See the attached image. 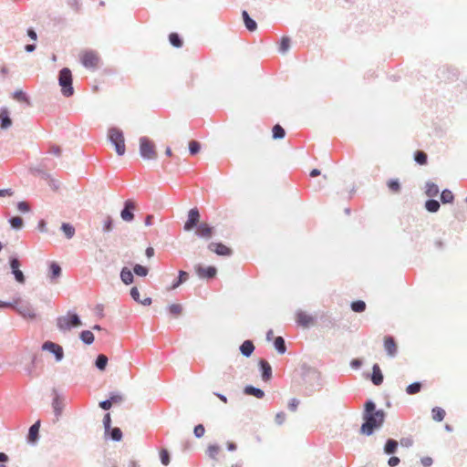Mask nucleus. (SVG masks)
I'll return each instance as SVG.
<instances>
[{"instance_id":"f257e3e1","label":"nucleus","mask_w":467,"mask_h":467,"mask_svg":"<svg viewBox=\"0 0 467 467\" xmlns=\"http://www.w3.org/2000/svg\"><path fill=\"white\" fill-rule=\"evenodd\" d=\"M386 416V412L382 409H377L376 403L372 400H366L362 411L363 423L360 427V433L366 436L372 435L375 431L382 427Z\"/></svg>"},{"instance_id":"f03ea898","label":"nucleus","mask_w":467,"mask_h":467,"mask_svg":"<svg viewBox=\"0 0 467 467\" xmlns=\"http://www.w3.org/2000/svg\"><path fill=\"white\" fill-rule=\"evenodd\" d=\"M302 379L306 384H309V387H306L305 392L307 396L312 395L315 391L321 389V375L315 368H312L306 364L301 367Z\"/></svg>"},{"instance_id":"7ed1b4c3","label":"nucleus","mask_w":467,"mask_h":467,"mask_svg":"<svg viewBox=\"0 0 467 467\" xmlns=\"http://www.w3.org/2000/svg\"><path fill=\"white\" fill-rule=\"evenodd\" d=\"M80 325L79 316L72 311H68L66 316H60L57 318V327L61 332L68 331Z\"/></svg>"},{"instance_id":"20e7f679","label":"nucleus","mask_w":467,"mask_h":467,"mask_svg":"<svg viewBox=\"0 0 467 467\" xmlns=\"http://www.w3.org/2000/svg\"><path fill=\"white\" fill-rule=\"evenodd\" d=\"M72 81V73L70 69L63 67L58 73V83L61 87V92L66 98H69L74 94Z\"/></svg>"},{"instance_id":"39448f33","label":"nucleus","mask_w":467,"mask_h":467,"mask_svg":"<svg viewBox=\"0 0 467 467\" xmlns=\"http://www.w3.org/2000/svg\"><path fill=\"white\" fill-rule=\"evenodd\" d=\"M109 141L115 146L116 152L119 156L125 153V140L123 132L118 128H110L109 130Z\"/></svg>"},{"instance_id":"423d86ee","label":"nucleus","mask_w":467,"mask_h":467,"mask_svg":"<svg viewBox=\"0 0 467 467\" xmlns=\"http://www.w3.org/2000/svg\"><path fill=\"white\" fill-rule=\"evenodd\" d=\"M14 310L24 318L35 319L36 317L35 307L30 304V302L23 300L20 297L16 298V306Z\"/></svg>"},{"instance_id":"0eeeda50","label":"nucleus","mask_w":467,"mask_h":467,"mask_svg":"<svg viewBox=\"0 0 467 467\" xmlns=\"http://www.w3.org/2000/svg\"><path fill=\"white\" fill-rule=\"evenodd\" d=\"M140 155L143 160H155L157 158L155 145L147 137L140 138Z\"/></svg>"},{"instance_id":"6e6552de","label":"nucleus","mask_w":467,"mask_h":467,"mask_svg":"<svg viewBox=\"0 0 467 467\" xmlns=\"http://www.w3.org/2000/svg\"><path fill=\"white\" fill-rule=\"evenodd\" d=\"M42 350L48 351L54 355L57 362H60L64 358L63 348L52 341H46L41 347Z\"/></svg>"},{"instance_id":"1a4fd4ad","label":"nucleus","mask_w":467,"mask_h":467,"mask_svg":"<svg viewBox=\"0 0 467 467\" xmlns=\"http://www.w3.org/2000/svg\"><path fill=\"white\" fill-rule=\"evenodd\" d=\"M9 265L11 268V273L14 275L16 281L19 284H25L26 277L24 273L19 269L21 264L16 255L9 257Z\"/></svg>"},{"instance_id":"9d476101","label":"nucleus","mask_w":467,"mask_h":467,"mask_svg":"<svg viewBox=\"0 0 467 467\" xmlns=\"http://www.w3.org/2000/svg\"><path fill=\"white\" fill-rule=\"evenodd\" d=\"M200 221V213L197 208H192L188 213V219L183 225V230L185 232H190L193 228H195Z\"/></svg>"},{"instance_id":"9b49d317","label":"nucleus","mask_w":467,"mask_h":467,"mask_svg":"<svg viewBox=\"0 0 467 467\" xmlns=\"http://www.w3.org/2000/svg\"><path fill=\"white\" fill-rule=\"evenodd\" d=\"M135 202L129 199L124 202L123 209L120 212V217L124 222H131L134 220Z\"/></svg>"},{"instance_id":"f8f14e48","label":"nucleus","mask_w":467,"mask_h":467,"mask_svg":"<svg viewBox=\"0 0 467 467\" xmlns=\"http://www.w3.org/2000/svg\"><path fill=\"white\" fill-rule=\"evenodd\" d=\"M99 62V57L93 51H87L81 57L82 65L88 69H95Z\"/></svg>"},{"instance_id":"ddd939ff","label":"nucleus","mask_w":467,"mask_h":467,"mask_svg":"<svg viewBox=\"0 0 467 467\" xmlns=\"http://www.w3.org/2000/svg\"><path fill=\"white\" fill-rule=\"evenodd\" d=\"M53 400H52V409L56 419L58 420L63 412L64 409V397L60 395L56 389H53Z\"/></svg>"},{"instance_id":"4468645a","label":"nucleus","mask_w":467,"mask_h":467,"mask_svg":"<svg viewBox=\"0 0 467 467\" xmlns=\"http://www.w3.org/2000/svg\"><path fill=\"white\" fill-rule=\"evenodd\" d=\"M196 273L198 276L202 279H213L215 277L217 274V269L215 266L210 265L203 267L202 265H198L196 267Z\"/></svg>"},{"instance_id":"2eb2a0df","label":"nucleus","mask_w":467,"mask_h":467,"mask_svg":"<svg viewBox=\"0 0 467 467\" xmlns=\"http://www.w3.org/2000/svg\"><path fill=\"white\" fill-rule=\"evenodd\" d=\"M214 228L206 223H202L196 226L195 234L199 238L210 239L213 234Z\"/></svg>"},{"instance_id":"dca6fc26","label":"nucleus","mask_w":467,"mask_h":467,"mask_svg":"<svg viewBox=\"0 0 467 467\" xmlns=\"http://www.w3.org/2000/svg\"><path fill=\"white\" fill-rule=\"evenodd\" d=\"M208 249L218 255L229 256L232 250L222 243L212 242L208 244Z\"/></svg>"},{"instance_id":"f3484780","label":"nucleus","mask_w":467,"mask_h":467,"mask_svg":"<svg viewBox=\"0 0 467 467\" xmlns=\"http://www.w3.org/2000/svg\"><path fill=\"white\" fill-rule=\"evenodd\" d=\"M296 323L303 327H308L315 323V318L302 310L296 312Z\"/></svg>"},{"instance_id":"a211bd4d","label":"nucleus","mask_w":467,"mask_h":467,"mask_svg":"<svg viewBox=\"0 0 467 467\" xmlns=\"http://www.w3.org/2000/svg\"><path fill=\"white\" fill-rule=\"evenodd\" d=\"M259 368L261 370V377L264 381H268L272 378V367L265 359H260Z\"/></svg>"},{"instance_id":"6ab92c4d","label":"nucleus","mask_w":467,"mask_h":467,"mask_svg":"<svg viewBox=\"0 0 467 467\" xmlns=\"http://www.w3.org/2000/svg\"><path fill=\"white\" fill-rule=\"evenodd\" d=\"M12 125V119L9 116V111L6 108L3 107L0 109V128L6 130Z\"/></svg>"},{"instance_id":"aec40b11","label":"nucleus","mask_w":467,"mask_h":467,"mask_svg":"<svg viewBox=\"0 0 467 467\" xmlns=\"http://www.w3.org/2000/svg\"><path fill=\"white\" fill-rule=\"evenodd\" d=\"M62 274V269L60 265L56 262H50L49 264V273L48 277L51 282H56Z\"/></svg>"},{"instance_id":"412c9836","label":"nucleus","mask_w":467,"mask_h":467,"mask_svg":"<svg viewBox=\"0 0 467 467\" xmlns=\"http://www.w3.org/2000/svg\"><path fill=\"white\" fill-rule=\"evenodd\" d=\"M384 348L389 356H390V357L396 356L397 345H396L394 338L391 336H388L385 337Z\"/></svg>"},{"instance_id":"4be33fe9","label":"nucleus","mask_w":467,"mask_h":467,"mask_svg":"<svg viewBox=\"0 0 467 467\" xmlns=\"http://www.w3.org/2000/svg\"><path fill=\"white\" fill-rule=\"evenodd\" d=\"M40 420L36 421L28 430L27 441L30 443L36 442L39 438Z\"/></svg>"},{"instance_id":"5701e85b","label":"nucleus","mask_w":467,"mask_h":467,"mask_svg":"<svg viewBox=\"0 0 467 467\" xmlns=\"http://www.w3.org/2000/svg\"><path fill=\"white\" fill-rule=\"evenodd\" d=\"M384 379L383 374L379 364H374L372 367L371 381L374 385L379 386Z\"/></svg>"},{"instance_id":"b1692460","label":"nucleus","mask_w":467,"mask_h":467,"mask_svg":"<svg viewBox=\"0 0 467 467\" xmlns=\"http://www.w3.org/2000/svg\"><path fill=\"white\" fill-rule=\"evenodd\" d=\"M239 349L243 356L249 358L254 350V345L253 341L245 340L241 344Z\"/></svg>"},{"instance_id":"393cba45","label":"nucleus","mask_w":467,"mask_h":467,"mask_svg":"<svg viewBox=\"0 0 467 467\" xmlns=\"http://www.w3.org/2000/svg\"><path fill=\"white\" fill-rule=\"evenodd\" d=\"M244 392L246 395L254 396L257 399H263L265 397V391L259 388L252 385H247L244 389Z\"/></svg>"},{"instance_id":"a878e982","label":"nucleus","mask_w":467,"mask_h":467,"mask_svg":"<svg viewBox=\"0 0 467 467\" xmlns=\"http://www.w3.org/2000/svg\"><path fill=\"white\" fill-rule=\"evenodd\" d=\"M399 447V442L394 439H388L384 445V453L387 455L394 454Z\"/></svg>"},{"instance_id":"bb28decb","label":"nucleus","mask_w":467,"mask_h":467,"mask_svg":"<svg viewBox=\"0 0 467 467\" xmlns=\"http://www.w3.org/2000/svg\"><path fill=\"white\" fill-rule=\"evenodd\" d=\"M440 192L439 186L432 182H427L425 185V194L429 196L430 198L436 197Z\"/></svg>"},{"instance_id":"cd10ccee","label":"nucleus","mask_w":467,"mask_h":467,"mask_svg":"<svg viewBox=\"0 0 467 467\" xmlns=\"http://www.w3.org/2000/svg\"><path fill=\"white\" fill-rule=\"evenodd\" d=\"M120 279L125 285H130L134 281L133 273L128 267H123L120 271Z\"/></svg>"},{"instance_id":"c85d7f7f","label":"nucleus","mask_w":467,"mask_h":467,"mask_svg":"<svg viewBox=\"0 0 467 467\" xmlns=\"http://www.w3.org/2000/svg\"><path fill=\"white\" fill-rule=\"evenodd\" d=\"M242 15H243L244 22V25H245V27L247 28V30L250 32L254 31L257 27L256 22L253 18L250 17V16L248 15V13L246 11H243Z\"/></svg>"},{"instance_id":"c756f323","label":"nucleus","mask_w":467,"mask_h":467,"mask_svg":"<svg viewBox=\"0 0 467 467\" xmlns=\"http://www.w3.org/2000/svg\"><path fill=\"white\" fill-rule=\"evenodd\" d=\"M424 206L428 212L437 213L440 210L441 204L437 200L431 198L425 202Z\"/></svg>"},{"instance_id":"7c9ffc66","label":"nucleus","mask_w":467,"mask_h":467,"mask_svg":"<svg viewBox=\"0 0 467 467\" xmlns=\"http://www.w3.org/2000/svg\"><path fill=\"white\" fill-rule=\"evenodd\" d=\"M81 341L86 345H91L94 342V334L90 330H83L79 334Z\"/></svg>"},{"instance_id":"2f4dec72","label":"nucleus","mask_w":467,"mask_h":467,"mask_svg":"<svg viewBox=\"0 0 467 467\" xmlns=\"http://www.w3.org/2000/svg\"><path fill=\"white\" fill-rule=\"evenodd\" d=\"M108 357L104 354H99L95 360V366L99 370H104L108 364Z\"/></svg>"},{"instance_id":"473e14b6","label":"nucleus","mask_w":467,"mask_h":467,"mask_svg":"<svg viewBox=\"0 0 467 467\" xmlns=\"http://www.w3.org/2000/svg\"><path fill=\"white\" fill-rule=\"evenodd\" d=\"M454 201V195L449 189H444L441 193V202L443 204L452 203Z\"/></svg>"},{"instance_id":"72a5a7b5","label":"nucleus","mask_w":467,"mask_h":467,"mask_svg":"<svg viewBox=\"0 0 467 467\" xmlns=\"http://www.w3.org/2000/svg\"><path fill=\"white\" fill-rule=\"evenodd\" d=\"M274 346H275V350H276L279 354H284V353H285V351H286V346H285V339H284L282 337H276L275 338Z\"/></svg>"},{"instance_id":"f704fd0d","label":"nucleus","mask_w":467,"mask_h":467,"mask_svg":"<svg viewBox=\"0 0 467 467\" xmlns=\"http://www.w3.org/2000/svg\"><path fill=\"white\" fill-rule=\"evenodd\" d=\"M169 41L171 46L177 48L182 47L183 45L182 38L178 33H171L169 35Z\"/></svg>"},{"instance_id":"c9c22d12","label":"nucleus","mask_w":467,"mask_h":467,"mask_svg":"<svg viewBox=\"0 0 467 467\" xmlns=\"http://www.w3.org/2000/svg\"><path fill=\"white\" fill-rule=\"evenodd\" d=\"M445 410L441 408V407H434L432 410H431V415H432V419L435 420V421H442L444 417H445Z\"/></svg>"},{"instance_id":"e433bc0d","label":"nucleus","mask_w":467,"mask_h":467,"mask_svg":"<svg viewBox=\"0 0 467 467\" xmlns=\"http://www.w3.org/2000/svg\"><path fill=\"white\" fill-rule=\"evenodd\" d=\"M189 277V274L183 270L179 271V275L176 281L173 282L171 285V289H176L179 287L182 283H184Z\"/></svg>"},{"instance_id":"4c0bfd02","label":"nucleus","mask_w":467,"mask_h":467,"mask_svg":"<svg viewBox=\"0 0 467 467\" xmlns=\"http://www.w3.org/2000/svg\"><path fill=\"white\" fill-rule=\"evenodd\" d=\"M350 307L356 313H362L366 310V303L363 300H356L351 303Z\"/></svg>"},{"instance_id":"58836bf2","label":"nucleus","mask_w":467,"mask_h":467,"mask_svg":"<svg viewBox=\"0 0 467 467\" xmlns=\"http://www.w3.org/2000/svg\"><path fill=\"white\" fill-rule=\"evenodd\" d=\"M110 439L114 441H119L122 439V431L119 427L110 428L109 432L108 433Z\"/></svg>"},{"instance_id":"ea45409f","label":"nucleus","mask_w":467,"mask_h":467,"mask_svg":"<svg viewBox=\"0 0 467 467\" xmlns=\"http://www.w3.org/2000/svg\"><path fill=\"white\" fill-rule=\"evenodd\" d=\"M414 161L420 165H425L428 161V156L424 151L417 150L414 153Z\"/></svg>"},{"instance_id":"a19ab883","label":"nucleus","mask_w":467,"mask_h":467,"mask_svg":"<svg viewBox=\"0 0 467 467\" xmlns=\"http://www.w3.org/2000/svg\"><path fill=\"white\" fill-rule=\"evenodd\" d=\"M11 227L15 230H20L24 225V221L20 216H13L8 220Z\"/></svg>"},{"instance_id":"79ce46f5","label":"nucleus","mask_w":467,"mask_h":467,"mask_svg":"<svg viewBox=\"0 0 467 467\" xmlns=\"http://www.w3.org/2000/svg\"><path fill=\"white\" fill-rule=\"evenodd\" d=\"M61 230L67 239H71L75 234V228L70 223H63L61 225Z\"/></svg>"},{"instance_id":"37998d69","label":"nucleus","mask_w":467,"mask_h":467,"mask_svg":"<svg viewBox=\"0 0 467 467\" xmlns=\"http://www.w3.org/2000/svg\"><path fill=\"white\" fill-rule=\"evenodd\" d=\"M421 387H422V385L420 382H419V381L413 382V383L410 384L409 386H407L406 392L409 395L417 394L420 391Z\"/></svg>"},{"instance_id":"c03bdc74","label":"nucleus","mask_w":467,"mask_h":467,"mask_svg":"<svg viewBox=\"0 0 467 467\" xmlns=\"http://www.w3.org/2000/svg\"><path fill=\"white\" fill-rule=\"evenodd\" d=\"M272 132H273V138L275 140H280L285 136V130L279 124H276L273 127Z\"/></svg>"},{"instance_id":"a18cd8bd","label":"nucleus","mask_w":467,"mask_h":467,"mask_svg":"<svg viewBox=\"0 0 467 467\" xmlns=\"http://www.w3.org/2000/svg\"><path fill=\"white\" fill-rule=\"evenodd\" d=\"M220 451V446L217 444H211L207 448V455L211 458L215 460L218 453Z\"/></svg>"},{"instance_id":"49530a36","label":"nucleus","mask_w":467,"mask_h":467,"mask_svg":"<svg viewBox=\"0 0 467 467\" xmlns=\"http://www.w3.org/2000/svg\"><path fill=\"white\" fill-rule=\"evenodd\" d=\"M133 273L138 276H146L149 273V269L146 266L136 264L133 266Z\"/></svg>"},{"instance_id":"de8ad7c7","label":"nucleus","mask_w":467,"mask_h":467,"mask_svg":"<svg viewBox=\"0 0 467 467\" xmlns=\"http://www.w3.org/2000/svg\"><path fill=\"white\" fill-rule=\"evenodd\" d=\"M290 47V38L288 36H283L279 46V52L285 54Z\"/></svg>"},{"instance_id":"09e8293b","label":"nucleus","mask_w":467,"mask_h":467,"mask_svg":"<svg viewBox=\"0 0 467 467\" xmlns=\"http://www.w3.org/2000/svg\"><path fill=\"white\" fill-rule=\"evenodd\" d=\"M387 185L391 192H399L400 191V183L398 179H390Z\"/></svg>"},{"instance_id":"8fccbe9b","label":"nucleus","mask_w":467,"mask_h":467,"mask_svg":"<svg viewBox=\"0 0 467 467\" xmlns=\"http://www.w3.org/2000/svg\"><path fill=\"white\" fill-rule=\"evenodd\" d=\"M112 229H113V220L109 215H108L103 222L102 231L104 233H109L112 231Z\"/></svg>"},{"instance_id":"3c124183","label":"nucleus","mask_w":467,"mask_h":467,"mask_svg":"<svg viewBox=\"0 0 467 467\" xmlns=\"http://www.w3.org/2000/svg\"><path fill=\"white\" fill-rule=\"evenodd\" d=\"M161 462L163 465H168L171 461L170 453L166 449H161L160 451Z\"/></svg>"},{"instance_id":"603ef678","label":"nucleus","mask_w":467,"mask_h":467,"mask_svg":"<svg viewBox=\"0 0 467 467\" xmlns=\"http://www.w3.org/2000/svg\"><path fill=\"white\" fill-rule=\"evenodd\" d=\"M200 149H201V145L198 141L192 140L189 143V151H190L191 155L197 154L200 151Z\"/></svg>"},{"instance_id":"864d4df0","label":"nucleus","mask_w":467,"mask_h":467,"mask_svg":"<svg viewBox=\"0 0 467 467\" xmlns=\"http://www.w3.org/2000/svg\"><path fill=\"white\" fill-rule=\"evenodd\" d=\"M103 425L105 429V435H108L111 428V418L109 413H106L103 418Z\"/></svg>"},{"instance_id":"5fc2aeb1","label":"nucleus","mask_w":467,"mask_h":467,"mask_svg":"<svg viewBox=\"0 0 467 467\" xmlns=\"http://www.w3.org/2000/svg\"><path fill=\"white\" fill-rule=\"evenodd\" d=\"M182 308V306L179 304H171L169 306V312L173 316H178L181 314Z\"/></svg>"},{"instance_id":"6e6d98bb","label":"nucleus","mask_w":467,"mask_h":467,"mask_svg":"<svg viewBox=\"0 0 467 467\" xmlns=\"http://www.w3.org/2000/svg\"><path fill=\"white\" fill-rule=\"evenodd\" d=\"M205 429L202 424H198L194 427L193 433L196 438H202L204 435Z\"/></svg>"},{"instance_id":"4d7b16f0","label":"nucleus","mask_w":467,"mask_h":467,"mask_svg":"<svg viewBox=\"0 0 467 467\" xmlns=\"http://www.w3.org/2000/svg\"><path fill=\"white\" fill-rule=\"evenodd\" d=\"M67 3L75 11H79L81 8V4L79 0H67Z\"/></svg>"},{"instance_id":"13d9d810","label":"nucleus","mask_w":467,"mask_h":467,"mask_svg":"<svg viewBox=\"0 0 467 467\" xmlns=\"http://www.w3.org/2000/svg\"><path fill=\"white\" fill-rule=\"evenodd\" d=\"M17 209L20 212L26 213L30 211V206L26 202L22 201L17 202Z\"/></svg>"},{"instance_id":"bf43d9fd","label":"nucleus","mask_w":467,"mask_h":467,"mask_svg":"<svg viewBox=\"0 0 467 467\" xmlns=\"http://www.w3.org/2000/svg\"><path fill=\"white\" fill-rule=\"evenodd\" d=\"M298 405H299V400L296 398H293L289 400L288 409L291 411H296L297 410Z\"/></svg>"},{"instance_id":"052dcab7","label":"nucleus","mask_w":467,"mask_h":467,"mask_svg":"<svg viewBox=\"0 0 467 467\" xmlns=\"http://www.w3.org/2000/svg\"><path fill=\"white\" fill-rule=\"evenodd\" d=\"M130 296L137 303H139L140 301V292H139V289L136 286H134V287H132L130 289Z\"/></svg>"},{"instance_id":"680f3d73","label":"nucleus","mask_w":467,"mask_h":467,"mask_svg":"<svg viewBox=\"0 0 467 467\" xmlns=\"http://www.w3.org/2000/svg\"><path fill=\"white\" fill-rule=\"evenodd\" d=\"M14 98L18 99V100H21V101H26L27 100V96L25 92H23L22 90H17L14 93Z\"/></svg>"},{"instance_id":"e2e57ef3","label":"nucleus","mask_w":467,"mask_h":467,"mask_svg":"<svg viewBox=\"0 0 467 467\" xmlns=\"http://www.w3.org/2000/svg\"><path fill=\"white\" fill-rule=\"evenodd\" d=\"M285 420V412L280 411V412H278V413L275 415V422H276L278 425L283 424Z\"/></svg>"},{"instance_id":"0e129e2a","label":"nucleus","mask_w":467,"mask_h":467,"mask_svg":"<svg viewBox=\"0 0 467 467\" xmlns=\"http://www.w3.org/2000/svg\"><path fill=\"white\" fill-rule=\"evenodd\" d=\"M400 462V460L399 457L397 456H391L389 461H388V464L389 466L390 467H395L397 466L399 463Z\"/></svg>"},{"instance_id":"69168bd1","label":"nucleus","mask_w":467,"mask_h":467,"mask_svg":"<svg viewBox=\"0 0 467 467\" xmlns=\"http://www.w3.org/2000/svg\"><path fill=\"white\" fill-rule=\"evenodd\" d=\"M111 406H112L111 400H109V399L99 402V407L105 410H109L111 408Z\"/></svg>"},{"instance_id":"338daca9","label":"nucleus","mask_w":467,"mask_h":467,"mask_svg":"<svg viewBox=\"0 0 467 467\" xmlns=\"http://www.w3.org/2000/svg\"><path fill=\"white\" fill-rule=\"evenodd\" d=\"M362 366V360L359 358H354L350 362V367L354 369H358Z\"/></svg>"},{"instance_id":"774afa93","label":"nucleus","mask_w":467,"mask_h":467,"mask_svg":"<svg viewBox=\"0 0 467 467\" xmlns=\"http://www.w3.org/2000/svg\"><path fill=\"white\" fill-rule=\"evenodd\" d=\"M109 400H111V404L120 402L122 400V396L118 393H112Z\"/></svg>"}]
</instances>
